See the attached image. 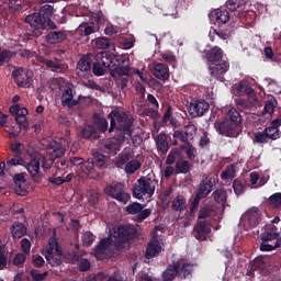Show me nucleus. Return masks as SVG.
I'll use <instances>...</instances> for the list:
<instances>
[{
  "label": "nucleus",
  "instance_id": "45",
  "mask_svg": "<svg viewBox=\"0 0 281 281\" xmlns=\"http://www.w3.org/2000/svg\"><path fill=\"white\" fill-rule=\"evenodd\" d=\"M80 170L82 175H93V172H95V166L93 165V160H91V158L83 160Z\"/></svg>",
  "mask_w": 281,
  "mask_h": 281
},
{
  "label": "nucleus",
  "instance_id": "32",
  "mask_svg": "<svg viewBox=\"0 0 281 281\" xmlns=\"http://www.w3.org/2000/svg\"><path fill=\"white\" fill-rule=\"evenodd\" d=\"M171 210H173V212H186V210H188V201L186 200V196H176L171 202Z\"/></svg>",
  "mask_w": 281,
  "mask_h": 281
},
{
  "label": "nucleus",
  "instance_id": "49",
  "mask_svg": "<svg viewBox=\"0 0 281 281\" xmlns=\"http://www.w3.org/2000/svg\"><path fill=\"white\" fill-rule=\"evenodd\" d=\"M233 190L236 196H240L247 190V186L244 184L240 180L236 179L233 181Z\"/></svg>",
  "mask_w": 281,
  "mask_h": 281
},
{
  "label": "nucleus",
  "instance_id": "14",
  "mask_svg": "<svg viewBox=\"0 0 281 281\" xmlns=\"http://www.w3.org/2000/svg\"><path fill=\"white\" fill-rule=\"evenodd\" d=\"M216 183H218V178L214 177H207L204 180H202L199 184L198 191L195 192V195L207 199L213 190L216 188Z\"/></svg>",
  "mask_w": 281,
  "mask_h": 281
},
{
  "label": "nucleus",
  "instance_id": "40",
  "mask_svg": "<svg viewBox=\"0 0 281 281\" xmlns=\"http://www.w3.org/2000/svg\"><path fill=\"white\" fill-rule=\"evenodd\" d=\"M139 168H142V162L137 159H132L125 165L124 170L126 175H135Z\"/></svg>",
  "mask_w": 281,
  "mask_h": 281
},
{
  "label": "nucleus",
  "instance_id": "2",
  "mask_svg": "<svg viewBox=\"0 0 281 281\" xmlns=\"http://www.w3.org/2000/svg\"><path fill=\"white\" fill-rule=\"evenodd\" d=\"M110 119L109 133L120 131V134L115 136L117 144H124L127 137H133V117L128 116L126 112L120 110H112L108 115Z\"/></svg>",
  "mask_w": 281,
  "mask_h": 281
},
{
  "label": "nucleus",
  "instance_id": "10",
  "mask_svg": "<svg viewBox=\"0 0 281 281\" xmlns=\"http://www.w3.org/2000/svg\"><path fill=\"white\" fill-rule=\"evenodd\" d=\"M48 148L53 150V155H46V156L42 155L41 166L43 170H49L52 166H54V161H56V159L65 155V147L63 146V144L56 140L50 142L48 145Z\"/></svg>",
  "mask_w": 281,
  "mask_h": 281
},
{
  "label": "nucleus",
  "instance_id": "31",
  "mask_svg": "<svg viewBox=\"0 0 281 281\" xmlns=\"http://www.w3.org/2000/svg\"><path fill=\"white\" fill-rule=\"evenodd\" d=\"M7 172L10 168H16V166H25V159L23 156L16 154H9L5 158Z\"/></svg>",
  "mask_w": 281,
  "mask_h": 281
},
{
  "label": "nucleus",
  "instance_id": "64",
  "mask_svg": "<svg viewBox=\"0 0 281 281\" xmlns=\"http://www.w3.org/2000/svg\"><path fill=\"white\" fill-rule=\"evenodd\" d=\"M238 95H245V93H249V85L246 81H240L236 89Z\"/></svg>",
  "mask_w": 281,
  "mask_h": 281
},
{
  "label": "nucleus",
  "instance_id": "33",
  "mask_svg": "<svg viewBox=\"0 0 281 281\" xmlns=\"http://www.w3.org/2000/svg\"><path fill=\"white\" fill-rule=\"evenodd\" d=\"M193 268L194 266L190 262L180 265V268L178 269L179 280H188V278H192Z\"/></svg>",
  "mask_w": 281,
  "mask_h": 281
},
{
  "label": "nucleus",
  "instance_id": "42",
  "mask_svg": "<svg viewBox=\"0 0 281 281\" xmlns=\"http://www.w3.org/2000/svg\"><path fill=\"white\" fill-rule=\"evenodd\" d=\"M251 269L254 271H265V269H267V260L265 257L260 256V257H257L252 260L251 262Z\"/></svg>",
  "mask_w": 281,
  "mask_h": 281
},
{
  "label": "nucleus",
  "instance_id": "48",
  "mask_svg": "<svg viewBox=\"0 0 281 281\" xmlns=\"http://www.w3.org/2000/svg\"><path fill=\"white\" fill-rule=\"evenodd\" d=\"M97 49H109L111 47V40L109 37H98L94 40Z\"/></svg>",
  "mask_w": 281,
  "mask_h": 281
},
{
  "label": "nucleus",
  "instance_id": "17",
  "mask_svg": "<svg viewBox=\"0 0 281 281\" xmlns=\"http://www.w3.org/2000/svg\"><path fill=\"white\" fill-rule=\"evenodd\" d=\"M196 125L194 124H188L183 127L181 131H175L173 137L175 139H180L182 144H188L189 142H192L194 139V136L196 135Z\"/></svg>",
  "mask_w": 281,
  "mask_h": 281
},
{
  "label": "nucleus",
  "instance_id": "12",
  "mask_svg": "<svg viewBox=\"0 0 281 281\" xmlns=\"http://www.w3.org/2000/svg\"><path fill=\"white\" fill-rule=\"evenodd\" d=\"M12 76L18 87H22V89H30L32 87V77L34 76L32 70L18 68L13 71Z\"/></svg>",
  "mask_w": 281,
  "mask_h": 281
},
{
  "label": "nucleus",
  "instance_id": "46",
  "mask_svg": "<svg viewBox=\"0 0 281 281\" xmlns=\"http://www.w3.org/2000/svg\"><path fill=\"white\" fill-rule=\"evenodd\" d=\"M268 205L273 210H279V207H281V192L270 195L268 199Z\"/></svg>",
  "mask_w": 281,
  "mask_h": 281
},
{
  "label": "nucleus",
  "instance_id": "9",
  "mask_svg": "<svg viewBox=\"0 0 281 281\" xmlns=\"http://www.w3.org/2000/svg\"><path fill=\"white\" fill-rule=\"evenodd\" d=\"M104 194L106 196H111V199H115V201H119V203H123V205H126L128 201H131V193L126 192V186H124L122 182H116L115 184H108L103 189Z\"/></svg>",
  "mask_w": 281,
  "mask_h": 281
},
{
  "label": "nucleus",
  "instance_id": "23",
  "mask_svg": "<svg viewBox=\"0 0 281 281\" xmlns=\"http://www.w3.org/2000/svg\"><path fill=\"white\" fill-rule=\"evenodd\" d=\"M279 236L280 231L278 229V226L274 224H268L266 225V231L261 234V240L262 243H269V240H276Z\"/></svg>",
  "mask_w": 281,
  "mask_h": 281
},
{
  "label": "nucleus",
  "instance_id": "19",
  "mask_svg": "<svg viewBox=\"0 0 281 281\" xmlns=\"http://www.w3.org/2000/svg\"><path fill=\"white\" fill-rule=\"evenodd\" d=\"M78 104H80V99H74V89H65L61 94V105L67 106V109H74Z\"/></svg>",
  "mask_w": 281,
  "mask_h": 281
},
{
  "label": "nucleus",
  "instance_id": "3",
  "mask_svg": "<svg viewBox=\"0 0 281 281\" xmlns=\"http://www.w3.org/2000/svg\"><path fill=\"white\" fill-rule=\"evenodd\" d=\"M243 122L240 112L232 108L228 113L225 114L220 121L215 122V131L218 135L224 137H236L238 133V126Z\"/></svg>",
  "mask_w": 281,
  "mask_h": 281
},
{
  "label": "nucleus",
  "instance_id": "43",
  "mask_svg": "<svg viewBox=\"0 0 281 281\" xmlns=\"http://www.w3.org/2000/svg\"><path fill=\"white\" fill-rule=\"evenodd\" d=\"M131 161V153L122 151L115 160L116 168H124Z\"/></svg>",
  "mask_w": 281,
  "mask_h": 281
},
{
  "label": "nucleus",
  "instance_id": "16",
  "mask_svg": "<svg viewBox=\"0 0 281 281\" xmlns=\"http://www.w3.org/2000/svg\"><path fill=\"white\" fill-rule=\"evenodd\" d=\"M210 111V103L203 99L192 100L189 108L191 117H203Z\"/></svg>",
  "mask_w": 281,
  "mask_h": 281
},
{
  "label": "nucleus",
  "instance_id": "44",
  "mask_svg": "<svg viewBox=\"0 0 281 281\" xmlns=\"http://www.w3.org/2000/svg\"><path fill=\"white\" fill-rule=\"evenodd\" d=\"M247 222L250 227H256L260 223V211L252 210L247 214Z\"/></svg>",
  "mask_w": 281,
  "mask_h": 281
},
{
  "label": "nucleus",
  "instance_id": "13",
  "mask_svg": "<svg viewBox=\"0 0 281 281\" xmlns=\"http://www.w3.org/2000/svg\"><path fill=\"white\" fill-rule=\"evenodd\" d=\"M229 71V64L227 60L212 63L209 65V74L214 80L223 82L225 80V75Z\"/></svg>",
  "mask_w": 281,
  "mask_h": 281
},
{
  "label": "nucleus",
  "instance_id": "54",
  "mask_svg": "<svg viewBox=\"0 0 281 281\" xmlns=\"http://www.w3.org/2000/svg\"><path fill=\"white\" fill-rule=\"evenodd\" d=\"M30 276L33 281H43L47 276H49L48 271H44L43 273L38 272V270H31Z\"/></svg>",
  "mask_w": 281,
  "mask_h": 281
},
{
  "label": "nucleus",
  "instance_id": "59",
  "mask_svg": "<svg viewBox=\"0 0 281 281\" xmlns=\"http://www.w3.org/2000/svg\"><path fill=\"white\" fill-rule=\"evenodd\" d=\"M93 133H95V128L92 125H86L80 135L83 139H89Z\"/></svg>",
  "mask_w": 281,
  "mask_h": 281
},
{
  "label": "nucleus",
  "instance_id": "51",
  "mask_svg": "<svg viewBox=\"0 0 281 281\" xmlns=\"http://www.w3.org/2000/svg\"><path fill=\"white\" fill-rule=\"evenodd\" d=\"M143 210H144V204L138 203V202H134L126 206L127 214H136L137 215Z\"/></svg>",
  "mask_w": 281,
  "mask_h": 281
},
{
  "label": "nucleus",
  "instance_id": "20",
  "mask_svg": "<svg viewBox=\"0 0 281 281\" xmlns=\"http://www.w3.org/2000/svg\"><path fill=\"white\" fill-rule=\"evenodd\" d=\"M37 60L38 63H42V65H45L47 69H50V71H55V74H65L67 71V66L64 64L47 59L45 57H38Z\"/></svg>",
  "mask_w": 281,
  "mask_h": 281
},
{
  "label": "nucleus",
  "instance_id": "28",
  "mask_svg": "<svg viewBox=\"0 0 281 281\" xmlns=\"http://www.w3.org/2000/svg\"><path fill=\"white\" fill-rule=\"evenodd\" d=\"M223 48L214 46L211 49L206 50L205 58L210 61V64L221 63L223 61Z\"/></svg>",
  "mask_w": 281,
  "mask_h": 281
},
{
  "label": "nucleus",
  "instance_id": "39",
  "mask_svg": "<svg viewBox=\"0 0 281 281\" xmlns=\"http://www.w3.org/2000/svg\"><path fill=\"white\" fill-rule=\"evenodd\" d=\"M211 216H214V206L210 204H205L202 207H200L199 215H198L199 221L211 218Z\"/></svg>",
  "mask_w": 281,
  "mask_h": 281
},
{
  "label": "nucleus",
  "instance_id": "4",
  "mask_svg": "<svg viewBox=\"0 0 281 281\" xmlns=\"http://www.w3.org/2000/svg\"><path fill=\"white\" fill-rule=\"evenodd\" d=\"M48 16H54V7L52 4H44L40 8L38 12L26 15L24 22L31 25L36 36H41L45 32Z\"/></svg>",
  "mask_w": 281,
  "mask_h": 281
},
{
  "label": "nucleus",
  "instance_id": "36",
  "mask_svg": "<svg viewBox=\"0 0 281 281\" xmlns=\"http://www.w3.org/2000/svg\"><path fill=\"white\" fill-rule=\"evenodd\" d=\"M72 180H74V172H70L66 177H64V176L49 177L48 183H50L52 186L60 187L64 183H70V181H72Z\"/></svg>",
  "mask_w": 281,
  "mask_h": 281
},
{
  "label": "nucleus",
  "instance_id": "55",
  "mask_svg": "<svg viewBox=\"0 0 281 281\" xmlns=\"http://www.w3.org/2000/svg\"><path fill=\"white\" fill-rule=\"evenodd\" d=\"M79 27L85 36H91V34H95V25L93 24L83 23Z\"/></svg>",
  "mask_w": 281,
  "mask_h": 281
},
{
  "label": "nucleus",
  "instance_id": "62",
  "mask_svg": "<svg viewBox=\"0 0 281 281\" xmlns=\"http://www.w3.org/2000/svg\"><path fill=\"white\" fill-rule=\"evenodd\" d=\"M15 122L19 127L24 128V131H27V128H30V123H27L26 116H15Z\"/></svg>",
  "mask_w": 281,
  "mask_h": 281
},
{
  "label": "nucleus",
  "instance_id": "50",
  "mask_svg": "<svg viewBox=\"0 0 281 281\" xmlns=\"http://www.w3.org/2000/svg\"><path fill=\"white\" fill-rule=\"evenodd\" d=\"M252 144H269V138L265 132H256L254 134Z\"/></svg>",
  "mask_w": 281,
  "mask_h": 281
},
{
  "label": "nucleus",
  "instance_id": "25",
  "mask_svg": "<svg viewBox=\"0 0 281 281\" xmlns=\"http://www.w3.org/2000/svg\"><path fill=\"white\" fill-rule=\"evenodd\" d=\"M154 76L158 80L166 81L170 78V70L167 65L161 63H154Z\"/></svg>",
  "mask_w": 281,
  "mask_h": 281
},
{
  "label": "nucleus",
  "instance_id": "11",
  "mask_svg": "<svg viewBox=\"0 0 281 281\" xmlns=\"http://www.w3.org/2000/svg\"><path fill=\"white\" fill-rule=\"evenodd\" d=\"M116 76H126L127 78L133 76V72H131V67L128 66V58L122 55H115L112 53V59H111V70Z\"/></svg>",
  "mask_w": 281,
  "mask_h": 281
},
{
  "label": "nucleus",
  "instance_id": "34",
  "mask_svg": "<svg viewBox=\"0 0 281 281\" xmlns=\"http://www.w3.org/2000/svg\"><path fill=\"white\" fill-rule=\"evenodd\" d=\"M212 199L215 201V203H218V205H223V207H225L227 204V190H225V188L216 189L212 193Z\"/></svg>",
  "mask_w": 281,
  "mask_h": 281
},
{
  "label": "nucleus",
  "instance_id": "38",
  "mask_svg": "<svg viewBox=\"0 0 281 281\" xmlns=\"http://www.w3.org/2000/svg\"><path fill=\"white\" fill-rule=\"evenodd\" d=\"M175 170L177 175H188V172H190V161L180 158V160L176 162Z\"/></svg>",
  "mask_w": 281,
  "mask_h": 281
},
{
  "label": "nucleus",
  "instance_id": "8",
  "mask_svg": "<svg viewBox=\"0 0 281 281\" xmlns=\"http://www.w3.org/2000/svg\"><path fill=\"white\" fill-rule=\"evenodd\" d=\"M42 159H43V154L36 153L31 155L29 162H24V168L29 172L34 183H41V181L43 180V172L41 171Z\"/></svg>",
  "mask_w": 281,
  "mask_h": 281
},
{
  "label": "nucleus",
  "instance_id": "58",
  "mask_svg": "<svg viewBox=\"0 0 281 281\" xmlns=\"http://www.w3.org/2000/svg\"><path fill=\"white\" fill-rule=\"evenodd\" d=\"M32 262H33V267H35L36 269H41L42 267H45V259L41 255H33Z\"/></svg>",
  "mask_w": 281,
  "mask_h": 281
},
{
  "label": "nucleus",
  "instance_id": "27",
  "mask_svg": "<svg viewBox=\"0 0 281 281\" xmlns=\"http://www.w3.org/2000/svg\"><path fill=\"white\" fill-rule=\"evenodd\" d=\"M67 38V33L65 31H50L46 34V43L49 45H58Z\"/></svg>",
  "mask_w": 281,
  "mask_h": 281
},
{
  "label": "nucleus",
  "instance_id": "52",
  "mask_svg": "<svg viewBox=\"0 0 281 281\" xmlns=\"http://www.w3.org/2000/svg\"><path fill=\"white\" fill-rule=\"evenodd\" d=\"M94 240H95V236L91 232H86L82 235L83 247H91L93 245Z\"/></svg>",
  "mask_w": 281,
  "mask_h": 281
},
{
  "label": "nucleus",
  "instance_id": "56",
  "mask_svg": "<svg viewBox=\"0 0 281 281\" xmlns=\"http://www.w3.org/2000/svg\"><path fill=\"white\" fill-rule=\"evenodd\" d=\"M150 214H153V210H150V209H143L136 215V223H144V221H146V218H148V216H150Z\"/></svg>",
  "mask_w": 281,
  "mask_h": 281
},
{
  "label": "nucleus",
  "instance_id": "63",
  "mask_svg": "<svg viewBox=\"0 0 281 281\" xmlns=\"http://www.w3.org/2000/svg\"><path fill=\"white\" fill-rule=\"evenodd\" d=\"M160 56L162 60H165V63H168L169 65H172L177 60V57L175 56V54H172V52L161 53Z\"/></svg>",
  "mask_w": 281,
  "mask_h": 281
},
{
  "label": "nucleus",
  "instance_id": "47",
  "mask_svg": "<svg viewBox=\"0 0 281 281\" xmlns=\"http://www.w3.org/2000/svg\"><path fill=\"white\" fill-rule=\"evenodd\" d=\"M245 0H227L226 1V8L231 11V12H236V10H240L243 9V7L245 5Z\"/></svg>",
  "mask_w": 281,
  "mask_h": 281
},
{
  "label": "nucleus",
  "instance_id": "57",
  "mask_svg": "<svg viewBox=\"0 0 281 281\" xmlns=\"http://www.w3.org/2000/svg\"><path fill=\"white\" fill-rule=\"evenodd\" d=\"M55 251V241H49L48 246L42 251L43 256H45L46 260H49L52 256H54Z\"/></svg>",
  "mask_w": 281,
  "mask_h": 281
},
{
  "label": "nucleus",
  "instance_id": "1",
  "mask_svg": "<svg viewBox=\"0 0 281 281\" xmlns=\"http://www.w3.org/2000/svg\"><path fill=\"white\" fill-rule=\"evenodd\" d=\"M136 235L137 232L135 228L128 225L119 226L114 232L113 237L102 238L99 244L94 246V258H97V260H104V258H106V249H109V247H114L115 251H122L126 243H128V240H133Z\"/></svg>",
  "mask_w": 281,
  "mask_h": 281
},
{
  "label": "nucleus",
  "instance_id": "15",
  "mask_svg": "<svg viewBox=\"0 0 281 281\" xmlns=\"http://www.w3.org/2000/svg\"><path fill=\"white\" fill-rule=\"evenodd\" d=\"M91 63H93L91 57L87 55L80 57L76 68L78 78H83V80L91 78Z\"/></svg>",
  "mask_w": 281,
  "mask_h": 281
},
{
  "label": "nucleus",
  "instance_id": "61",
  "mask_svg": "<svg viewBox=\"0 0 281 281\" xmlns=\"http://www.w3.org/2000/svg\"><path fill=\"white\" fill-rule=\"evenodd\" d=\"M3 3H5L10 10H14V12L21 10V0H3Z\"/></svg>",
  "mask_w": 281,
  "mask_h": 281
},
{
  "label": "nucleus",
  "instance_id": "37",
  "mask_svg": "<svg viewBox=\"0 0 281 281\" xmlns=\"http://www.w3.org/2000/svg\"><path fill=\"white\" fill-rule=\"evenodd\" d=\"M181 160V150L179 148H172L167 156L166 164L167 166H173L177 161Z\"/></svg>",
  "mask_w": 281,
  "mask_h": 281
},
{
  "label": "nucleus",
  "instance_id": "7",
  "mask_svg": "<svg viewBox=\"0 0 281 281\" xmlns=\"http://www.w3.org/2000/svg\"><path fill=\"white\" fill-rule=\"evenodd\" d=\"M113 58V53L110 50L100 52L94 56V63L92 65L91 71L94 76H104L106 69L111 71V60Z\"/></svg>",
  "mask_w": 281,
  "mask_h": 281
},
{
  "label": "nucleus",
  "instance_id": "18",
  "mask_svg": "<svg viewBox=\"0 0 281 281\" xmlns=\"http://www.w3.org/2000/svg\"><path fill=\"white\" fill-rule=\"evenodd\" d=\"M193 232L196 240H207V236L212 234V224L207 220L200 221L195 224Z\"/></svg>",
  "mask_w": 281,
  "mask_h": 281
},
{
  "label": "nucleus",
  "instance_id": "41",
  "mask_svg": "<svg viewBox=\"0 0 281 281\" xmlns=\"http://www.w3.org/2000/svg\"><path fill=\"white\" fill-rule=\"evenodd\" d=\"M263 133H266L268 139H272V142H276V139H280L281 136L280 128L273 127L272 125L266 127L263 130Z\"/></svg>",
  "mask_w": 281,
  "mask_h": 281
},
{
  "label": "nucleus",
  "instance_id": "30",
  "mask_svg": "<svg viewBox=\"0 0 281 281\" xmlns=\"http://www.w3.org/2000/svg\"><path fill=\"white\" fill-rule=\"evenodd\" d=\"M90 159L98 170H104V168H106V162L109 161V157L99 151L93 153Z\"/></svg>",
  "mask_w": 281,
  "mask_h": 281
},
{
  "label": "nucleus",
  "instance_id": "6",
  "mask_svg": "<svg viewBox=\"0 0 281 281\" xmlns=\"http://www.w3.org/2000/svg\"><path fill=\"white\" fill-rule=\"evenodd\" d=\"M148 194L153 196L155 194V176L147 175L143 176L137 180V184L133 188L134 199H144Z\"/></svg>",
  "mask_w": 281,
  "mask_h": 281
},
{
  "label": "nucleus",
  "instance_id": "29",
  "mask_svg": "<svg viewBox=\"0 0 281 281\" xmlns=\"http://www.w3.org/2000/svg\"><path fill=\"white\" fill-rule=\"evenodd\" d=\"M120 150H121L120 143H117V139L115 138H110L105 140L102 145V151L108 155H117Z\"/></svg>",
  "mask_w": 281,
  "mask_h": 281
},
{
  "label": "nucleus",
  "instance_id": "24",
  "mask_svg": "<svg viewBox=\"0 0 281 281\" xmlns=\"http://www.w3.org/2000/svg\"><path fill=\"white\" fill-rule=\"evenodd\" d=\"M159 254H161V244L157 239H151L147 245L145 258L150 260V258H157Z\"/></svg>",
  "mask_w": 281,
  "mask_h": 281
},
{
  "label": "nucleus",
  "instance_id": "26",
  "mask_svg": "<svg viewBox=\"0 0 281 281\" xmlns=\"http://www.w3.org/2000/svg\"><path fill=\"white\" fill-rule=\"evenodd\" d=\"M25 173H16L13 176V183H15V193L20 196H25L27 190L25 189Z\"/></svg>",
  "mask_w": 281,
  "mask_h": 281
},
{
  "label": "nucleus",
  "instance_id": "35",
  "mask_svg": "<svg viewBox=\"0 0 281 281\" xmlns=\"http://www.w3.org/2000/svg\"><path fill=\"white\" fill-rule=\"evenodd\" d=\"M11 234L13 238H23L27 234V227L21 222H14L11 226Z\"/></svg>",
  "mask_w": 281,
  "mask_h": 281
},
{
  "label": "nucleus",
  "instance_id": "5",
  "mask_svg": "<svg viewBox=\"0 0 281 281\" xmlns=\"http://www.w3.org/2000/svg\"><path fill=\"white\" fill-rule=\"evenodd\" d=\"M209 19L218 25V29H213V34H216L222 41H227L232 36V26L229 25V11L215 9L209 14Z\"/></svg>",
  "mask_w": 281,
  "mask_h": 281
},
{
  "label": "nucleus",
  "instance_id": "60",
  "mask_svg": "<svg viewBox=\"0 0 281 281\" xmlns=\"http://www.w3.org/2000/svg\"><path fill=\"white\" fill-rule=\"evenodd\" d=\"M12 58V53L8 49L0 50V66L4 63H10V59Z\"/></svg>",
  "mask_w": 281,
  "mask_h": 281
},
{
  "label": "nucleus",
  "instance_id": "22",
  "mask_svg": "<svg viewBox=\"0 0 281 281\" xmlns=\"http://www.w3.org/2000/svg\"><path fill=\"white\" fill-rule=\"evenodd\" d=\"M156 146L160 157H166V155H168V150H170V144H168V136H166L165 133H160L156 137Z\"/></svg>",
  "mask_w": 281,
  "mask_h": 281
},
{
  "label": "nucleus",
  "instance_id": "53",
  "mask_svg": "<svg viewBox=\"0 0 281 281\" xmlns=\"http://www.w3.org/2000/svg\"><path fill=\"white\" fill-rule=\"evenodd\" d=\"M10 150L11 153H13V155L23 156V150H25V145H23L22 143H11Z\"/></svg>",
  "mask_w": 281,
  "mask_h": 281
},
{
  "label": "nucleus",
  "instance_id": "21",
  "mask_svg": "<svg viewBox=\"0 0 281 281\" xmlns=\"http://www.w3.org/2000/svg\"><path fill=\"white\" fill-rule=\"evenodd\" d=\"M180 268H181V263L179 261H173L172 263H170L162 273V280L172 281L175 280V278H179Z\"/></svg>",
  "mask_w": 281,
  "mask_h": 281
}]
</instances>
